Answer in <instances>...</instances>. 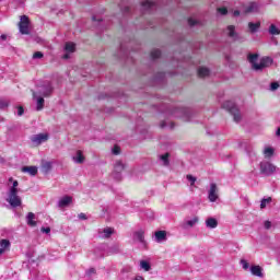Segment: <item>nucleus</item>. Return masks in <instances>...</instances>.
<instances>
[{
    "mask_svg": "<svg viewBox=\"0 0 280 280\" xmlns=\"http://www.w3.org/2000/svg\"><path fill=\"white\" fill-rule=\"evenodd\" d=\"M186 178H187V180H189L190 185L196 184V177H194L192 175H187Z\"/></svg>",
    "mask_w": 280,
    "mask_h": 280,
    "instance_id": "45",
    "label": "nucleus"
},
{
    "mask_svg": "<svg viewBox=\"0 0 280 280\" xmlns=\"http://www.w3.org/2000/svg\"><path fill=\"white\" fill-rule=\"evenodd\" d=\"M167 240V232L165 231H156L155 232V242L161 244V242H165Z\"/></svg>",
    "mask_w": 280,
    "mask_h": 280,
    "instance_id": "19",
    "label": "nucleus"
},
{
    "mask_svg": "<svg viewBox=\"0 0 280 280\" xmlns=\"http://www.w3.org/2000/svg\"><path fill=\"white\" fill-rule=\"evenodd\" d=\"M42 172H43V174H49V172H51V162L43 161L42 162Z\"/></svg>",
    "mask_w": 280,
    "mask_h": 280,
    "instance_id": "24",
    "label": "nucleus"
},
{
    "mask_svg": "<svg viewBox=\"0 0 280 280\" xmlns=\"http://www.w3.org/2000/svg\"><path fill=\"white\" fill-rule=\"evenodd\" d=\"M51 93H54V88L50 82L39 86L38 93L33 92V100H36V110H43L45 108V98L43 97H49Z\"/></svg>",
    "mask_w": 280,
    "mask_h": 280,
    "instance_id": "1",
    "label": "nucleus"
},
{
    "mask_svg": "<svg viewBox=\"0 0 280 280\" xmlns=\"http://www.w3.org/2000/svg\"><path fill=\"white\" fill-rule=\"evenodd\" d=\"M135 280H145V279H143V277H141V276H137V277L135 278Z\"/></svg>",
    "mask_w": 280,
    "mask_h": 280,
    "instance_id": "55",
    "label": "nucleus"
},
{
    "mask_svg": "<svg viewBox=\"0 0 280 280\" xmlns=\"http://www.w3.org/2000/svg\"><path fill=\"white\" fill-rule=\"evenodd\" d=\"M112 234L113 228L104 229L103 232H101V236L104 237L105 240H108V237H110Z\"/></svg>",
    "mask_w": 280,
    "mask_h": 280,
    "instance_id": "29",
    "label": "nucleus"
},
{
    "mask_svg": "<svg viewBox=\"0 0 280 280\" xmlns=\"http://www.w3.org/2000/svg\"><path fill=\"white\" fill-rule=\"evenodd\" d=\"M9 38H10V36L5 35V34H2L0 36L1 44L3 45V43H5V40H8Z\"/></svg>",
    "mask_w": 280,
    "mask_h": 280,
    "instance_id": "48",
    "label": "nucleus"
},
{
    "mask_svg": "<svg viewBox=\"0 0 280 280\" xmlns=\"http://www.w3.org/2000/svg\"><path fill=\"white\" fill-rule=\"evenodd\" d=\"M257 10H259V7L257 5V3L252 2L246 9L245 12L249 13V12H257Z\"/></svg>",
    "mask_w": 280,
    "mask_h": 280,
    "instance_id": "31",
    "label": "nucleus"
},
{
    "mask_svg": "<svg viewBox=\"0 0 280 280\" xmlns=\"http://www.w3.org/2000/svg\"><path fill=\"white\" fill-rule=\"evenodd\" d=\"M72 160L74 161V163H79L82 164L84 163V155L82 154V151H77V155L72 158Z\"/></svg>",
    "mask_w": 280,
    "mask_h": 280,
    "instance_id": "25",
    "label": "nucleus"
},
{
    "mask_svg": "<svg viewBox=\"0 0 280 280\" xmlns=\"http://www.w3.org/2000/svg\"><path fill=\"white\" fill-rule=\"evenodd\" d=\"M250 272L254 277H259L260 279L264 277V269L259 265L252 266Z\"/></svg>",
    "mask_w": 280,
    "mask_h": 280,
    "instance_id": "16",
    "label": "nucleus"
},
{
    "mask_svg": "<svg viewBox=\"0 0 280 280\" xmlns=\"http://www.w3.org/2000/svg\"><path fill=\"white\" fill-rule=\"evenodd\" d=\"M92 19H93V21H100V20H97V18H95V16H93Z\"/></svg>",
    "mask_w": 280,
    "mask_h": 280,
    "instance_id": "59",
    "label": "nucleus"
},
{
    "mask_svg": "<svg viewBox=\"0 0 280 280\" xmlns=\"http://www.w3.org/2000/svg\"><path fill=\"white\" fill-rule=\"evenodd\" d=\"M158 4L155 2L145 0L141 3V12L142 14H151V12H154L156 10Z\"/></svg>",
    "mask_w": 280,
    "mask_h": 280,
    "instance_id": "8",
    "label": "nucleus"
},
{
    "mask_svg": "<svg viewBox=\"0 0 280 280\" xmlns=\"http://www.w3.org/2000/svg\"><path fill=\"white\" fill-rule=\"evenodd\" d=\"M222 108L228 110L232 116L236 124H240L242 121V114L240 113V108H237V105L231 101H226L222 104Z\"/></svg>",
    "mask_w": 280,
    "mask_h": 280,
    "instance_id": "2",
    "label": "nucleus"
},
{
    "mask_svg": "<svg viewBox=\"0 0 280 280\" xmlns=\"http://www.w3.org/2000/svg\"><path fill=\"white\" fill-rule=\"evenodd\" d=\"M173 115L175 117H182L185 121H191V116L194 115V113H191V109L187 107H177L173 112Z\"/></svg>",
    "mask_w": 280,
    "mask_h": 280,
    "instance_id": "4",
    "label": "nucleus"
},
{
    "mask_svg": "<svg viewBox=\"0 0 280 280\" xmlns=\"http://www.w3.org/2000/svg\"><path fill=\"white\" fill-rule=\"evenodd\" d=\"M218 14H221V16H226L229 14V10L225 7H221L217 9Z\"/></svg>",
    "mask_w": 280,
    "mask_h": 280,
    "instance_id": "34",
    "label": "nucleus"
},
{
    "mask_svg": "<svg viewBox=\"0 0 280 280\" xmlns=\"http://www.w3.org/2000/svg\"><path fill=\"white\" fill-rule=\"evenodd\" d=\"M218 198V185L215 183H211L208 191V200H210V202H215Z\"/></svg>",
    "mask_w": 280,
    "mask_h": 280,
    "instance_id": "12",
    "label": "nucleus"
},
{
    "mask_svg": "<svg viewBox=\"0 0 280 280\" xmlns=\"http://www.w3.org/2000/svg\"><path fill=\"white\" fill-rule=\"evenodd\" d=\"M112 152H113V154H119L120 152H121V149L119 148V147H117V145H115L114 148H113V150H112Z\"/></svg>",
    "mask_w": 280,
    "mask_h": 280,
    "instance_id": "47",
    "label": "nucleus"
},
{
    "mask_svg": "<svg viewBox=\"0 0 280 280\" xmlns=\"http://www.w3.org/2000/svg\"><path fill=\"white\" fill-rule=\"evenodd\" d=\"M79 218H80V220H86V214L80 213V214H79Z\"/></svg>",
    "mask_w": 280,
    "mask_h": 280,
    "instance_id": "53",
    "label": "nucleus"
},
{
    "mask_svg": "<svg viewBox=\"0 0 280 280\" xmlns=\"http://www.w3.org/2000/svg\"><path fill=\"white\" fill-rule=\"evenodd\" d=\"M247 60L252 65V69L254 71H257V67H259V63L257 62L259 60V55L258 54H249L247 56Z\"/></svg>",
    "mask_w": 280,
    "mask_h": 280,
    "instance_id": "14",
    "label": "nucleus"
},
{
    "mask_svg": "<svg viewBox=\"0 0 280 280\" xmlns=\"http://www.w3.org/2000/svg\"><path fill=\"white\" fill-rule=\"evenodd\" d=\"M277 172V167L275 164L270 162H260V173L264 174V176H272Z\"/></svg>",
    "mask_w": 280,
    "mask_h": 280,
    "instance_id": "6",
    "label": "nucleus"
},
{
    "mask_svg": "<svg viewBox=\"0 0 280 280\" xmlns=\"http://www.w3.org/2000/svg\"><path fill=\"white\" fill-rule=\"evenodd\" d=\"M273 154H275V149H272L270 147L265 148V150H264L265 159H270L273 156Z\"/></svg>",
    "mask_w": 280,
    "mask_h": 280,
    "instance_id": "27",
    "label": "nucleus"
},
{
    "mask_svg": "<svg viewBox=\"0 0 280 280\" xmlns=\"http://www.w3.org/2000/svg\"><path fill=\"white\" fill-rule=\"evenodd\" d=\"M23 113H25V110L23 109V106H19L18 107V115H19V117H21L23 115Z\"/></svg>",
    "mask_w": 280,
    "mask_h": 280,
    "instance_id": "50",
    "label": "nucleus"
},
{
    "mask_svg": "<svg viewBox=\"0 0 280 280\" xmlns=\"http://www.w3.org/2000/svg\"><path fill=\"white\" fill-rule=\"evenodd\" d=\"M259 27H261L260 22H257V23L249 22L248 23V28L252 32V34H255V32H257V30H259Z\"/></svg>",
    "mask_w": 280,
    "mask_h": 280,
    "instance_id": "26",
    "label": "nucleus"
},
{
    "mask_svg": "<svg viewBox=\"0 0 280 280\" xmlns=\"http://www.w3.org/2000/svg\"><path fill=\"white\" fill-rule=\"evenodd\" d=\"M196 224H198V218L197 217H195L191 220L186 221L183 224V229H191V228L196 226Z\"/></svg>",
    "mask_w": 280,
    "mask_h": 280,
    "instance_id": "23",
    "label": "nucleus"
},
{
    "mask_svg": "<svg viewBox=\"0 0 280 280\" xmlns=\"http://www.w3.org/2000/svg\"><path fill=\"white\" fill-rule=\"evenodd\" d=\"M276 135L277 137H280V128L277 129Z\"/></svg>",
    "mask_w": 280,
    "mask_h": 280,
    "instance_id": "56",
    "label": "nucleus"
},
{
    "mask_svg": "<svg viewBox=\"0 0 280 280\" xmlns=\"http://www.w3.org/2000/svg\"><path fill=\"white\" fill-rule=\"evenodd\" d=\"M22 172H24V174H30V176H36V174H38V167L24 166V167H22Z\"/></svg>",
    "mask_w": 280,
    "mask_h": 280,
    "instance_id": "18",
    "label": "nucleus"
},
{
    "mask_svg": "<svg viewBox=\"0 0 280 280\" xmlns=\"http://www.w3.org/2000/svg\"><path fill=\"white\" fill-rule=\"evenodd\" d=\"M233 16H240V11H238V10H235V11L233 12Z\"/></svg>",
    "mask_w": 280,
    "mask_h": 280,
    "instance_id": "54",
    "label": "nucleus"
},
{
    "mask_svg": "<svg viewBox=\"0 0 280 280\" xmlns=\"http://www.w3.org/2000/svg\"><path fill=\"white\" fill-rule=\"evenodd\" d=\"M63 51H65V54L62 56V59L69 60V58H71V54H73L75 51V44H73L71 42H67L65 44Z\"/></svg>",
    "mask_w": 280,
    "mask_h": 280,
    "instance_id": "11",
    "label": "nucleus"
},
{
    "mask_svg": "<svg viewBox=\"0 0 280 280\" xmlns=\"http://www.w3.org/2000/svg\"><path fill=\"white\" fill-rule=\"evenodd\" d=\"M198 75L199 78H209V75H211V70H209L207 67H199Z\"/></svg>",
    "mask_w": 280,
    "mask_h": 280,
    "instance_id": "20",
    "label": "nucleus"
},
{
    "mask_svg": "<svg viewBox=\"0 0 280 280\" xmlns=\"http://www.w3.org/2000/svg\"><path fill=\"white\" fill-rule=\"evenodd\" d=\"M188 25H189L190 27H196V25H200V21L194 20L192 18H189V19H188Z\"/></svg>",
    "mask_w": 280,
    "mask_h": 280,
    "instance_id": "37",
    "label": "nucleus"
},
{
    "mask_svg": "<svg viewBox=\"0 0 280 280\" xmlns=\"http://www.w3.org/2000/svg\"><path fill=\"white\" fill-rule=\"evenodd\" d=\"M133 242L145 244V232L143 230L136 231L133 233Z\"/></svg>",
    "mask_w": 280,
    "mask_h": 280,
    "instance_id": "15",
    "label": "nucleus"
},
{
    "mask_svg": "<svg viewBox=\"0 0 280 280\" xmlns=\"http://www.w3.org/2000/svg\"><path fill=\"white\" fill-rule=\"evenodd\" d=\"M140 267L142 268V270H145V272H150L151 270V266L150 262L145 261V260H141L140 261Z\"/></svg>",
    "mask_w": 280,
    "mask_h": 280,
    "instance_id": "32",
    "label": "nucleus"
},
{
    "mask_svg": "<svg viewBox=\"0 0 280 280\" xmlns=\"http://www.w3.org/2000/svg\"><path fill=\"white\" fill-rule=\"evenodd\" d=\"M269 34H271V36H279V34H280L279 27H277V25H275V24H271L269 26Z\"/></svg>",
    "mask_w": 280,
    "mask_h": 280,
    "instance_id": "28",
    "label": "nucleus"
},
{
    "mask_svg": "<svg viewBox=\"0 0 280 280\" xmlns=\"http://www.w3.org/2000/svg\"><path fill=\"white\" fill-rule=\"evenodd\" d=\"M19 30L20 34H30V18H27V15H22L20 18Z\"/></svg>",
    "mask_w": 280,
    "mask_h": 280,
    "instance_id": "7",
    "label": "nucleus"
},
{
    "mask_svg": "<svg viewBox=\"0 0 280 280\" xmlns=\"http://www.w3.org/2000/svg\"><path fill=\"white\" fill-rule=\"evenodd\" d=\"M10 106V103L5 100H0V109L3 110Z\"/></svg>",
    "mask_w": 280,
    "mask_h": 280,
    "instance_id": "39",
    "label": "nucleus"
},
{
    "mask_svg": "<svg viewBox=\"0 0 280 280\" xmlns=\"http://www.w3.org/2000/svg\"><path fill=\"white\" fill-rule=\"evenodd\" d=\"M241 266L243 270H248V268H250V265L248 264V261H246V259H241Z\"/></svg>",
    "mask_w": 280,
    "mask_h": 280,
    "instance_id": "41",
    "label": "nucleus"
},
{
    "mask_svg": "<svg viewBox=\"0 0 280 280\" xmlns=\"http://www.w3.org/2000/svg\"><path fill=\"white\" fill-rule=\"evenodd\" d=\"M155 80L163 82V80H165V72H158L155 74Z\"/></svg>",
    "mask_w": 280,
    "mask_h": 280,
    "instance_id": "38",
    "label": "nucleus"
},
{
    "mask_svg": "<svg viewBox=\"0 0 280 280\" xmlns=\"http://www.w3.org/2000/svg\"><path fill=\"white\" fill-rule=\"evenodd\" d=\"M36 219V214H34L33 212H28L26 215V223L28 224V226H36V221H34Z\"/></svg>",
    "mask_w": 280,
    "mask_h": 280,
    "instance_id": "22",
    "label": "nucleus"
},
{
    "mask_svg": "<svg viewBox=\"0 0 280 280\" xmlns=\"http://www.w3.org/2000/svg\"><path fill=\"white\" fill-rule=\"evenodd\" d=\"M264 226H265V229L268 231V230L271 229L272 223H271L270 221H265Z\"/></svg>",
    "mask_w": 280,
    "mask_h": 280,
    "instance_id": "49",
    "label": "nucleus"
},
{
    "mask_svg": "<svg viewBox=\"0 0 280 280\" xmlns=\"http://www.w3.org/2000/svg\"><path fill=\"white\" fill-rule=\"evenodd\" d=\"M73 201V198L70 196H65L63 198H61L58 202V207H60V209H65V207H69V203Z\"/></svg>",
    "mask_w": 280,
    "mask_h": 280,
    "instance_id": "17",
    "label": "nucleus"
},
{
    "mask_svg": "<svg viewBox=\"0 0 280 280\" xmlns=\"http://www.w3.org/2000/svg\"><path fill=\"white\" fill-rule=\"evenodd\" d=\"M160 160L162 161L163 165L167 167V165H170V153L160 155Z\"/></svg>",
    "mask_w": 280,
    "mask_h": 280,
    "instance_id": "30",
    "label": "nucleus"
},
{
    "mask_svg": "<svg viewBox=\"0 0 280 280\" xmlns=\"http://www.w3.org/2000/svg\"><path fill=\"white\" fill-rule=\"evenodd\" d=\"M86 275L91 277V275H95V268H91L86 271Z\"/></svg>",
    "mask_w": 280,
    "mask_h": 280,
    "instance_id": "51",
    "label": "nucleus"
},
{
    "mask_svg": "<svg viewBox=\"0 0 280 280\" xmlns=\"http://www.w3.org/2000/svg\"><path fill=\"white\" fill-rule=\"evenodd\" d=\"M171 128H174V124H171Z\"/></svg>",
    "mask_w": 280,
    "mask_h": 280,
    "instance_id": "60",
    "label": "nucleus"
},
{
    "mask_svg": "<svg viewBox=\"0 0 280 280\" xmlns=\"http://www.w3.org/2000/svg\"><path fill=\"white\" fill-rule=\"evenodd\" d=\"M206 226L208 229H218V219H215V218H208L206 220Z\"/></svg>",
    "mask_w": 280,
    "mask_h": 280,
    "instance_id": "21",
    "label": "nucleus"
},
{
    "mask_svg": "<svg viewBox=\"0 0 280 280\" xmlns=\"http://www.w3.org/2000/svg\"><path fill=\"white\" fill-rule=\"evenodd\" d=\"M126 168L122 161H117L114 165L113 178L115 180H121V171Z\"/></svg>",
    "mask_w": 280,
    "mask_h": 280,
    "instance_id": "10",
    "label": "nucleus"
},
{
    "mask_svg": "<svg viewBox=\"0 0 280 280\" xmlns=\"http://www.w3.org/2000/svg\"><path fill=\"white\" fill-rule=\"evenodd\" d=\"M48 140H49L48 133H38L31 137V141L35 147L42 145V143H45Z\"/></svg>",
    "mask_w": 280,
    "mask_h": 280,
    "instance_id": "9",
    "label": "nucleus"
},
{
    "mask_svg": "<svg viewBox=\"0 0 280 280\" xmlns=\"http://www.w3.org/2000/svg\"><path fill=\"white\" fill-rule=\"evenodd\" d=\"M42 233H51L50 228H42Z\"/></svg>",
    "mask_w": 280,
    "mask_h": 280,
    "instance_id": "52",
    "label": "nucleus"
},
{
    "mask_svg": "<svg viewBox=\"0 0 280 280\" xmlns=\"http://www.w3.org/2000/svg\"><path fill=\"white\" fill-rule=\"evenodd\" d=\"M161 128H165V122H162V124H161Z\"/></svg>",
    "mask_w": 280,
    "mask_h": 280,
    "instance_id": "58",
    "label": "nucleus"
},
{
    "mask_svg": "<svg viewBox=\"0 0 280 280\" xmlns=\"http://www.w3.org/2000/svg\"><path fill=\"white\" fill-rule=\"evenodd\" d=\"M151 58L152 60H156V58H161V51L159 49H153L151 51Z\"/></svg>",
    "mask_w": 280,
    "mask_h": 280,
    "instance_id": "35",
    "label": "nucleus"
},
{
    "mask_svg": "<svg viewBox=\"0 0 280 280\" xmlns=\"http://www.w3.org/2000/svg\"><path fill=\"white\" fill-rule=\"evenodd\" d=\"M120 10H121V12H124V14H128L130 12V7H128V5H125V7L120 5Z\"/></svg>",
    "mask_w": 280,
    "mask_h": 280,
    "instance_id": "46",
    "label": "nucleus"
},
{
    "mask_svg": "<svg viewBox=\"0 0 280 280\" xmlns=\"http://www.w3.org/2000/svg\"><path fill=\"white\" fill-rule=\"evenodd\" d=\"M4 253H5V250L0 247V255H3Z\"/></svg>",
    "mask_w": 280,
    "mask_h": 280,
    "instance_id": "57",
    "label": "nucleus"
},
{
    "mask_svg": "<svg viewBox=\"0 0 280 280\" xmlns=\"http://www.w3.org/2000/svg\"><path fill=\"white\" fill-rule=\"evenodd\" d=\"M224 36L230 38L233 43H237L240 40V33L235 30V25H228L223 31Z\"/></svg>",
    "mask_w": 280,
    "mask_h": 280,
    "instance_id": "5",
    "label": "nucleus"
},
{
    "mask_svg": "<svg viewBox=\"0 0 280 280\" xmlns=\"http://www.w3.org/2000/svg\"><path fill=\"white\" fill-rule=\"evenodd\" d=\"M19 182L14 180L12 186L9 188V190L19 191Z\"/></svg>",
    "mask_w": 280,
    "mask_h": 280,
    "instance_id": "43",
    "label": "nucleus"
},
{
    "mask_svg": "<svg viewBox=\"0 0 280 280\" xmlns=\"http://www.w3.org/2000/svg\"><path fill=\"white\" fill-rule=\"evenodd\" d=\"M5 200L9 202V205L13 208L16 209V207H21L23 205L20 196H19V190H9L7 192V198Z\"/></svg>",
    "mask_w": 280,
    "mask_h": 280,
    "instance_id": "3",
    "label": "nucleus"
},
{
    "mask_svg": "<svg viewBox=\"0 0 280 280\" xmlns=\"http://www.w3.org/2000/svg\"><path fill=\"white\" fill-rule=\"evenodd\" d=\"M43 52L42 51H36V52H34V55H33V59L34 60H40V58H43Z\"/></svg>",
    "mask_w": 280,
    "mask_h": 280,
    "instance_id": "42",
    "label": "nucleus"
},
{
    "mask_svg": "<svg viewBox=\"0 0 280 280\" xmlns=\"http://www.w3.org/2000/svg\"><path fill=\"white\" fill-rule=\"evenodd\" d=\"M270 65H272V58L264 57L260 59L258 66H256V71H264V69H266V67H270Z\"/></svg>",
    "mask_w": 280,
    "mask_h": 280,
    "instance_id": "13",
    "label": "nucleus"
},
{
    "mask_svg": "<svg viewBox=\"0 0 280 280\" xmlns=\"http://www.w3.org/2000/svg\"><path fill=\"white\" fill-rule=\"evenodd\" d=\"M119 250H120V247H119L118 244H115V245H113V246L109 248V253H112V254H117V253H119Z\"/></svg>",
    "mask_w": 280,
    "mask_h": 280,
    "instance_id": "40",
    "label": "nucleus"
},
{
    "mask_svg": "<svg viewBox=\"0 0 280 280\" xmlns=\"http://www.w3.org/2000/svg\"><path fill=\"white\" fill-rule=\"evenodd\" d=\"M270 202H272V198H267V199H262L260 201V209H266V205H270Z\"/></svg>",
    "mask_w": 280,
    "mask_h": 280,
    "instance_id": "36",
    "label": "nucleus"
},
{
    "mask_svg": "<svg viewBox=\"0 0 280 280\" xmlns=\"http://www.w3.org/2000/svg\"><path fill=\"white\" fill-rule=\"evenodd\" d=\"M279 82H272L270 84V91H277V89H279Z\"/></svg>",
    "mask_w": 280,
    "mask_h": 280,
    "instance_id": "44",
    "label": "nucleus"
},
{
    "mask_svg": "<svg viewBox=\"0 0 280 280\" xmlns=\"http://www.w3.org/2000/svg\"><path fill=\"white\" fill-rule=\"evenodd\" d=\"M0 248H2V250H8V248H10V242L5 238L1 240Z\"/></svg>",
    "mask_w": 280,
    "mask_h": 280,
    "instance_id": "33",
    "label": "nucleus"
}]
</instances>
